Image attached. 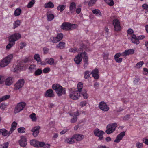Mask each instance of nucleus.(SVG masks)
<instances>
[{"label":"nucleus","mask_w":148,"mask_h":148,"mask_svg":"<svg viewBox=\"0 0 148 148\" xmlns=\"http://www.w3.org/2000/svg\"><path fill=\"white\" fill-rule=\"evenodd\" d=\"M84 137L83 135L78 134H74L73 136V138L78 141H81L84 138Z\"/></svg>","instance_id":"nucleus-25"},{"label":"nucleus","mask_w":148,"mask_h":148,"mask_svg":"<svg viewBox=\"0 0 148 148\" xmlns=\"http://www.w3.org/2000/svg\"><path fill=\"white\" fill-rule=\"evenodd\" d=\"M25 129L23 127H20L18 129V132L20 133H24L25 132Z\"/></svg>","instance_id":"nucleus-53"},{"label":"nucleus","mask_w":148,"mask_h":148,"mask_svg":"<svg viewBox=\"0 0 148 148\" xmlns=\"http://www.w3.org/2000/svg\"><path fill=\"white\" fill-rule=\"evenodd\" d=\"M17 125V123L15 121L13 122L11 125V127L10 130V131L12 133V132L15 130L16 129V126Z\"/></svg>","instance_id":"nucleus-30"},{"label":"nucleus","mask_w":148,"mask_h":148,"mask_svg":"<svg viewBox=\"0 0 148 148\" xmlns=\"http://www.w3.org/2000/svg\"><path fill=\"white\" fill-rule=\"evenodd\" d=\"M20 21L19 20H16L14 23L13 29H15V28L17 27L18 26L20 25Z\"/></svg>","instance_id":"nucleus-42"},{"label":"nucleus","mask_w":148,"mask_h":148,"mask_svg":"<svg viewBox=\"0 0 148 148\" xmlns=\"http://www.w3.org/2000/svg\"><path fill=\"white\" fill-rule=\"evenodd\" d=\"M30 117L33 121H35L37 119L36 116V114L34 113H32L30 115Z\"/></svg>","instance_id":"nucleus-50"},{"label":"nucleus","mask_w":148,"mask_h":148,"mask_svg":"<svg viewBox=\"0 0 148 148\" xmlns=\"http://www.w3.org/2000/svg\"><path fill=\"white\" fill-rule=\"evenodd\" d=\"M78 91L80 93L83 87V84L82 83L80 82L77 84Z\"/></svg>","instance_id":"nucleus-43"},{"label":"nucleus","mask_w":148,"mask_h":148,"mask_svg":"<svg viewBox=\"0 0 148 148\" xmlns=\"http://www.w3.org/2000/svg\"><path fill=\"white\" fill-rule=\"evenodd\" d=\"M30 144L31 145L34 147H38V141L36 140H32L30 141Z\"/></svg>","instance_id":"nucleus-32"},{"label":"nucleus","mask_w":148,"mask_h":148,"mask_svg":"<svg viewBox=\"0 0 148 148\" xmlns=\"http://www.w3.org/2000/svg\"><path fill=\"white\" fill-rule=\"evenodd\" d=\"M13 56L12 54H10L2 59L0 62V67H4L8 66L10 63Z\"/></svg>","instance_id":"nucleus-2"},{"label":"nucleus","mask_w":148,"mask_h":148,"mask_svg":"<svg viewBox=\"0 0 148 148\" xmlns=\"http://www.w3.org/2000/svg\"><path fill=\"white\" fill-rule=\"evenodd\" d=\"M45 61L50 65L53 64L54 62V59L52 58H47L45 59Z\"/></svg>","instance_id":"nucleus-39"},{"label":"nucleus","mask_w":148,"mask_h":148,"mask_svg":"<svg viewBox=\"0 0 148 148\" xmlns=\"http://www.w3.org/2000/svg\"><path fill=\"white\" fill-rule=\"evenodd\" d=\"M65 47V43L64 42H61L57 45V48L58 47L60 49H63Z\"/></svg>","instance_id":"nucleus-40"},{"label":"nucleus","mask_w":148,"mask_h":148,"mask_svg":"<svg viewBox=\"0 0 148 148\" xmlns=\"http://www.w3.org/2000/svg\"><path fill=\"white\" fill-rule=\"evenodd\" d=\"M26 105V103L24 102H20L18 103L15 106L14 109L15 114L18 113L22 110Z\"/></svg>","instance_id":"nucleus-5"},{"label":"nucleus","mask_w":148,"mask_h":148,"mask_svg":"<svg viewBox=\"0 0 148 148\" xmlns=\"http://www.w3.org/2000/svg\"><path fill=\"white\" fill-rule=\"evenodd\" d=\"M134 52V51L133 49H130L127 50H125L124 52L122 53V56H126L130 55H132Z\"/></svg>","instance_id":"nucleus-22"},{"label":"nucleus","mask_w":148,"mask_h":148,"mask_svg":"<svg viewBox=\"0 0 148 148\" xmlns=\"http://www.w3.org/2000/svg\"><path fill=\"white\" fill-rule=\"evenodd\" d=\"M69 51L70 52L76 53L77 51V48L76 47H75L74 48H71Z\"/></svg>","instance_id":"nucleus-52"},{"label":"nucleus","mask_w":148,"mask_h":148,"mask_svg":"<svg viewBox=\"0 0 148 148\" xmlns=\"http://www.w3.org/2000/svg\"><path fill=\"white\" fill-rule=\"evenodd\" d=\"M36 66L35 65L32 64L30 65L29 68V69L30 72L32 73L36 69Z\"/></svg>","instance_id":"nucleus-47"},{"label":"nucleus","mask_w":148,"mask_h":148,"mask_svg":"<svg viewBox=\"0 0 148 148\" xmlns=\"http://www.w3.org/2000/svg\"><path fill=\"white\" fill-rule=\"evenodd\" d=\"M91 74V73L89 71H86L84 73V78L85 79H88L90 77Z\"/></svg>","instance_id":"nucleus-37"},{"label":"nucleus","mask_w":148,"mask_h":148,"mask_svg":"<svg viewBox=\"0 0 148 148\" xmlns=\"http://www.w3.org/2000/svg\"><path fill=\"white\" fill-rule=\"evenodd\" d=\"M97 0H90L88 3V5L89 7L92 6L95 3Z\"/></svg>","instance_id":"nucleus-49"},{"label":"nucleus","mask_w":148,"mask_h":148,"mask_svg":"<svg viewBox=\"0 0 148 148\" xmlns=\"http://www.w3.org/2000/svg\"><path fill=\"white\" fill-rule=\"evenodd\" d=\"M112 24L114 26V29L115 31L119 32L122 29L120 22L117 18L114 19L112 21Z\"/></svg>","instance_id":"nucleus-6"},{"label":"nucleus","mask_w":148,"mask_h":148,"mask_svg":"<svg viewBox=\"0 0 148 148\" xmlns=\"http://www.w3.org/2000/svg\"><path fill=\"white\" fill-rule=\"evenodd\" d=\"M86 101H81L79 105L83 107L85 106L86 105Z\"/></svg>","instance_id":"nucleus-60"},{"label":"nucleus","mask_w":148,"mask_h":148,"mask_svg":"<svg viewBox=\"0 0 148 148\" xmlns=\"http://www.w3.org/2000/svg\"><path fill=\"white\" fill-rule=\"evenodd\" d=\"M63 37V35L62 33H58L56 37H53V39H51V41L53 43H56L61 40Z\"/></svg>","instance_id":"nucleus-14"},{"label":"nucleus","mask_w":148,"mask_h":148,"mask_svg":"<svg viewBox=\"0 0 148 148\" xmlns=\"http://www.w3.org/2000/svg\"><path fill=\"white\" fill-rule=\"evenodd\" d=\"M54 5L53 3L51 2H49L48 3H45L44 5V7L46 8H53L54 7Z\"/></svg>","instance_id":"nucleus-29"},{"label":"nucleus","mask_w":148,"mask_h":148,"mask_svg":"<svg viewBox=\"0 0 148 148\" xmlns=\"http://www.w3.org/2000/svg\"><path fill=\"white\" fill-rule=\"evenodd\" d=\"M144 62L143 61H140L137 63L136 65V67L138 69L140 68L144 64Z\"/></svg>","instance_id":"nucleus-51"},{"label":"nucleus","mask_w":148,"mask_h":148,"mask_svg":"<svg viewBox=\"0 0 148 148\" xmlns=\"http://www.w3.org/2000/svg\"><path fill=\"white\" fill-rule=\"evenodd\" d=\"M80 93L77 91L71 92L69 95L70 98L73 100H76L79 99L80 96Z\"/></svg>","instance_id":"nucleus-10"},{"label":"nucleus","mask_w":148,"mask_h":148,"mask_svg":"<svg viewBox=\"0 0 148 148\" xmlns=\"http://www.w3.org/2000/svg\"><path fill=\"white\" fill-rule=\"evenodd\" d=\"M139 80V78H136L134 80L133 83L135 85H137Z\"/></svg>","instance_id":"nucleus-61"},{"label":"nucleus","mask_w":148,"mask_h":148,"mask_svg":"<svg viewBox=\"0 0 148 148\" xmlns=\"http://www.w3.org/2000/svg\"><path fill=\"white\" fill-rule=\"evenodd\" d=\"M76 8V5L75 3L74 2L71 3L69 6V10L71 14H73L75 11Z\"/></svg>","instance_id":"nucleus-24"},{"label":"nucleus","mask_w":148,"mask_h":148,"mask_svg":"<svg viewBox=\"0 0 148 148\" xmlns=\"http://www.w3.org/2000/svg\"><path fill=\"white\" fill-rule=\"evenodd\" d=\"M134 32L133 30L131 28H129L128 29L127 31V34L129 35H131Z\"/></svg>","instance_id":"nucleus-57"},{"label":"nucleus","mask_w":148,"mask_h":148,"mask_svg":"<svg viewBox=\"0 0 148 148\" xmlns=\"http://www.w3.org/2000/svg\"><path fill=\"white\" fill-rule=\"evenodd\" d=\"M73 136L71 138H69L66 140V141L69 144H72L74 143L75 141L73 140Z\"/></svg>","instance_id":"nucleus-44"},{"label":"nucleus","mask_w":148,"mask_h":148,"mask_svg":"<svg viewBox=\"0 0 148 148\" xmlns=\"http://www.w3.org/2000/svg\"><path fill=\"white\" fill-rule=\"evenodd\" d=\"M87 92V91L85 90H82V94L84 99H87L88 97V96Z\"/></svg>","instance_id":"nucleus-45"},{"label":"nucleus","mask_w":148,"mask_h":148,"mask_svg":"<svg viewBox=\"0 0 148 148\" xmlns=\"http://www.w3.org/2000/svg\"><path fill=\"white\" fill-rule=\"evenodd\" d=\"M94 135L99 138V140H101L103 138V135L105 133L102 130H99L98 128L95 129L93 131Z\"/></svg>","instance_id":"nucleus-8"},{"label":"nucleus","mask_w":148,"mask_h":148,"mask_svg":"<svg viewBox=\"0 0 148 148\" xmlns=\"http://www.w3.org/2000/svg\"><path fill=\"white\" fill-rule=\"evenodd\" d=\"M23 66L21 63H18L17 65L13 66V71L14 72H18L19 71H20L22 69Z\"/></svg>","instance_id":"nucleus-23"},{"label":"nucleus","mask_w":148,"mask_h":148,"mask_svg":"<svg viewBox=\"0 0 148 148\" xmlns=\"http://www.w3.org/2000/svg\"><path fill=\"white\" fill-rule=\"evenodd\" d=\"M22 13V10L20 8H17L15 10L14 12V15L16 16H18L20 15Z\"/></svg>","instance_id":"nucleus-34"},{"label":"nucleus","mask_w":148,"mask_h":148,"mask_svg":"<svg viewBox=\"0 0 148 148\" xmlns=\"http://www.w3.org/2000/svg\"><path fill=\"white\" fill-rule=\"evenodd\" d=\"M114 59L116 62L120 63L122 62L123 58H119Z\"/></svg>","instance_id":"nucleus-63"},{"label":"nucleus","mask_w":148,"mask_h":148,"mask_svg":"<svg viewBox=\"0 0 148 148\" xmlns=\"http://www.w3.org/2000/svg\"><path fill=\"white\" fill-rule=\"evenodd\" d=\"M50 71V69L49 67L45 68L43 70V72L44 73H46L49 72Z\"/></svg>","instance_id":"nucleus-55"},{"label":"nucleus","mask_w":148,"mask_h":148,"mask_svg":"<svg viewBox=\"0 0 148 148\" xmlns=\"http://www.w3.org/2000/svg\"><path fill=\"white\" fill-rule=\"evenodd\" d=\"M93 77L96 79H97L99 78V70L97 68H95L91 72Z\"/></svg>","instance_id":"nucleus-19"},{"label":"nucleus","mask_w":148,"mask_h":148,"mask_svg":"<svg viewBox=\"0 0 148 148\" xmlns=\"http://www.w3.org/2000/svg\"><path fill=\"white\" fill-rule=\"evenodd\" d=\"M25 81L23 79L18 80L14 84V90H20L24 86Z\"/></svg>","instance_id":"nucleus-4"},{"label":"nucleus","mask_w":148,"mask_h":148,"mask_svg":"<svg viewBox=\"0 0 148 148\" xmlns=\"http://www.w3.org/2000/svg\"><path fill=\"white\" fill-rule=\"evenodd\" d=\"M143 145V143L139 142H137L136 144L137 148H142Z\"/></svg>","instance_id":"nucleus-54"},{"label":"nucleus","mask_w":148,"mask_h":148,"mask_svg":"<svg viewBox=\"0 0 148 148\" xmlns=\"http://www.w3.org/2000/svg\"><path fill=\"white\" fill-rule=\"evenodd\" d=\"M144 38V35L139 36L137 37L136 35L133 34L130 39L132 43L138 45L140 43L139 40L143 39Z\"/></svg>","instance_id":"nucleus-7"},{"label":"nucleus","mask_w":148,"mask_h":148,"mask_svg":"<svg viewBox=\"0 0 148 148\" xmlns=\"http://www.w3.org/2000/svg\"><path fill=\"white\" fill-rule=\"evenodd\" d=\"M42 69L38 68L35 71L34 74L36 76H39L42 74Z\"/></svg>","instance_id":"nucleus-38"},{"label":"nucleus","mask_w":148,"mask_h":148,"mask_svg":"<svg viewBox=\"0 0 148 148\" xmlns=\"http://www.w3.org/2000/svg\"><path fill=\"white\" fill-rule=\"evenodd\" d=\"M45 145V143L43 142H40L38 141V147H44Z\"/></svg>","instance_id":"nucleus-62"},{"label":"nucleus","mask_w":148,"mask_h":148,"mask_svg":"<svg viewBox=\"0 0 148 148\" xmlns=\"http://www.w3.org/2000/svg\"><path fill=\"white\" fill-rule=\"evenodd\" d=\"M34 60L37 61L38 64L40 63V62L41 61V58L39 54H35L34 56Z\"/></svg>","instance_id":"nucleus-36"},{"label":"nucleus","mask_w":148,"mask_h":148,"mask_svg":"<svg viewBox=\"0 0 148 148\" xmlns=\"http://www.w3.org/2000/svg\"><path fill=\"white\" fill-rule=\"evenodd\" d=\"M121 56H122V53H118L116 54L114 56V58L115 59L119 58V57H120Z\"/></svg>","instance_id":"nucleus-58"},{"label":"nucleus","mask_w":148,"mask_h":148,"mask_svg":"<svg viewBox=\"0 0 148 148\" xmlns=\"http://www.w3.org/2000/svg\"><path fill=\"white\" fill-rule=\"evenodd\" d=\"M82 56L83 57V61L84 64V67L85 69L88 64V57L87 53L85 52H82Z\"/></svg>","instance_id":"nucleus-13"},{"label":"nucleus","mask_w":148,"mask_h":148,"mask_svg":"<svg viewBox=\"0 0 148 148\" xmlns=\"http://www.w3.org/2000/svg\"><path fill=\"white\" fill-rule=\"evenodd\" d=\"M44 96L46 98H53L55 97V95L52 89H49L44 93Z\"/></svg>","instance_id":"nucleus-12"},{"label":"nucleus","mask_w":148,"mask_h":148,"mask_svg":"<svg viewBox=\"0 0 148 148\" xmlns=\"http://www.w3.org/2000/svg\"><path fill=\"white\" fill-rule=\"evenodd\" d=\"M6 108V105L4 103H2L1 104L0 108L1 109L3 110H4Z\"/></svg>","instance_id":"nucleus-64"},{"label":"nucleus","mask_w":148,"mask_h":148,"mask_svg":"<svg viewBox=\"0 0 148 148\" xmlns=\"http://www.w3.org/2000/svg\"><path fill=\"white\" fill-rule=\"evenodd\" d=\"M9 43L7 45L6 48L8 49H10L15 44V42H12L10 40H9Z\"/></svg>","instance_id":"nucleus-46"},{"label":"nucleus","mask_w":148,"mask_h":148,"mask_svg":"<svg viewBox=\"0 0 148 148\" xmlns=\"http://www.w3.org/2000/svg\"><path fill=\"white\" fill-rule=\"evenodd\" d=\"M40 127L39 126L34 127L32 130L33 132V135L34 137H36L39 133V130Z\"/></svg>","instance_id":"nucleus-21"},{"label":"nucleus","mask_w":148,"mask_h":148,"mask_svg":"<svg viewBox=\"0 0 148 148\" xmlns=\"http://www.w3.org/2000/svg\"><path fill=\"white\" fill-rule=\"evenodd\" d=\"M117 126V124L116 123L108 125L107 126V130L105 131V132L108 134L113 133L115 131Z\"/></svg>","instance_id":"nucleus-3"},{"label":"nucleus","mask_w":148,"mask_h":148,"mask_svg":"<svg viewBox=\"0 0 148 148\" xmlns=\"http://www.w3.org/2000/svg\"><path fill=\"white\" fill-rule=\"evenodd\" d=\"M66 88L61 86L59 90L56 93L58 97H60L62 95L66 94Z\"/></svg>","instance_id":"nucleus-17"},{"label":"nucleus","mask_w":148,"mask_h":148,"mask_svg":"<svg viewBox=\"0 0 148 148\" xmlns=\"http://www.w3.org/2000/svg\"><path fill=\"white\" fill-rule=\"evenodd\" d=\"M125 132L123 131L120 133L117 136L114 142L115 143H119L122 139L123 137L125 136Z\"/></svg>","instance_id":"nucleus-16"},{"label":"nucleus","mask_w":148,"mask_h":148,"mask_svg":"<svg viewBox=\"0 0 148 148\" xmlns=\"http://www.w3.org/2000/svg\"><path fill=\"white\" fill-rule=\"evenodd\" d=\"M61 86H62L58 84H54L52 85V88L56 93L59 90Z\"/></svg>","instance_id":"nucleus-26"},{"label":"nucleus","mask_w":148,"mask_h":148,"mask_svg":"<svg viewBox=\"0 0 148 148\" xmlns=\"http://www.w3.org/2000/svg\"><path fill=\"white\" fill-rule=\"evenodd\" d=\"M77 117L76 116H74L73 118L71 120V122L72 123H74L77 120Z\"/></svg>","instance_id":"nucleus-59"},{"label":"nucleus","mask_w":148,"mask_h":148,"mask_svg":"<svg viewBox=\"0 0 148 148\" xmlns=\"http://www.w3.org/2000/svg\"><path fill=\"white\" fill-rule=\"evenodd\" d=\"M82 59V52L80 54H78L77 56H75L74 58V61L75 63L78 64L80 63Z\"/></svg>","instance_id":"nucleus-18"},{"label":"nucleus","mask_w":148,"mask_h":148,"mask_svg":"<svg viewBox=\"0 0 148 148\" xmlns=\"http://www.w3.org/2000/svg\"><path fill=\"white\" fill-rule=\"evenodd\" d=\"M99 107L100 110L105 112L107 111L109 109L108 106L104 101H101L99 103Z\"/></svg>","instance_id":"nucleus-11"},{"label":"nucleus","mask_w":148,"mask_h":148,"mask_svg":"<svg viewBox=\"0 0 148 148\" xmlns=\"http://www.w3.org/2000/svg\"><path fill=\"white\" fill-rule=\"evenodd\" d=\"M21 37V35L20 34L15 33L9 36L8 40H10L11 42H15L19 39Z\"/></svg>","instance_id":"nucleus-9"},{"label":"nucleus","mask_w":148,"mask_h":148,"mask_svg":"<svg viewBox=\"0 0 148 148\" xmlns=\"http://www.w3.org/2000/svg\"><path fill=\"white\" fill-rule=\"evenodd\" d=\"M92 12L94 14L97 16H100L101 15V13L99 10L97 9L93 10L92 11Z\"/></svg>","instance_id":"nucleus-35"},{"label":"nucleus","mask_w":148,"mask_h":148,"mask_svg":"<svg viewBox=\"0 0 148 148\" xmlns=\"http://www.w3.org/2000/svg\"><path fill=\"white\" fill-rule=\"evenodd\" d=\"M106 3L110 6H113L114 4L113 0H104Z\"/></svg>","instance_id":"nucleus-41"},{"label":"nucleus","mask_w":148,"mask_h":148,"mask_svg":"<svg viewBox=\"0 0 148 148\" xmlns=\"http://www.w3.org/2000/svg\"><path fill=\"white\" fill-rule=\"evenodd\" d=\"M55 16L53 14L51 13H49L47 14V19L48 21H52L54 18Z\"/></svg>","instance_id":"nucleus-33"},{"label":"nucleus","mask_w":148,"mask_h":148,"mask_svg":"<svg viewBox=\"0 0 148 148\" xmlns=\"http://www.w3.org/2000/svg\"><path fill=\"white\" fill-rule=\"evenodd\" d=\"M81 47L79 49L77 48V52L78 53H80L81 51H83V49H85L86 50H87V46L86 45L84 44L83 43L81 44L80 45Z\"/></svg>","instance_id":"nucleus-28"},{"label":"nucleus","mask_w":148,"mask_h":148,"mask_svg":"<svg viewBox=\"0 0 148 148\" xmlns=\"http://www.w3.org/2000/svg\"><path fill=\"white\" fill-rule=\"evenodd\" d=\"M35 3V0H32L27 5V7L28 8H30L33 7Z\"/></svg>","instance_id":"nucleus-48"},{"label":"nucleus","mask_w":148,"mask_h":148,"mask_svg":"<svg viewBox=\"0 0 148 148\" xmlns=\"http://www.w3.org/2000/svg\"><path fill=\"white\" fill-rule=\"evenodd\" d=\"M11 133L10 131H8L4 128L0 129V134L3 136H9Z\"/></svg>","instance_id":"nucleus-20"},{"label":"nucleus","mask_w":148,"mask_h":148,"mask_svg":"<svg viewBox=\"0 0 148 148\" xmlns=\"http://www.w3.org/2000/svg\"><path fill=\"white\" fill-rule=\"evenodd\" d=\"M18 142L20 146L22 147H25L27 144V139L25 136H22Z\"/></svg>","instance_id":"nucleus-15"},{"label":"nucleus","mask_w":148,"mask_h":148,"mask_svg":"<svg viewBox=\"0 0 148 148\" xmlns=\"http://www.w3.org/2000/svg\"><path fill=\"white\" fill-rule=\"evenodd\" d=\"M12 79L13 77H8L5 81V85L7 86L11 85L13 83Z\"/></svg>","instance_id":"nucleus-27"},{"label":"nucleus","mask_w":148,"mask_h":148,"mask_svg":"<svg viewBox=\"0 0 148 148\" xmlns=\"http://www.w3.org/2000/svg\"><path fill=\"white\" fill-rule=\"evenodd\" d=\"M21 45L20 47V48L21 49H22L26 46V44L23 42H21L20 43Z\"/></svg>","instance_id":"nucleus-56"},{"label":"nucleus","mask_w":148,"mask_h":148,"mask_svg":"<svg viewBox=\"0 0 148 148\" xmlns=\"http://www.w3.org/2000/svg\"><path fill=\"white\" fill-rule=\"evenodd\" d=\"M66 5H60L57 7V9L58 11L62 12L66 8Z\"/></svg>","instance_id":"nucleus-31"},{"label":"nucleus","mask_w":148,"mask_h":148,"mask_svg":"<svg viewBox=\"0 0 148 148\" xmlns=\"http://www.w3.org/2000/svg\"><path fill=\"white\" fill-rule=\"evenodd\" d=\"M77 25L75 24H72L69 22H64L61 25V28L64 31H68L76 29Z\"/></svg>","instance_id":"nucleus-1"}]
</instances>
